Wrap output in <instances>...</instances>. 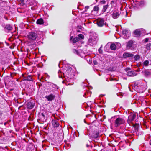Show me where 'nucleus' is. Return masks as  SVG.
I'll list each match as a JSON object with an SVG mask.
<instances>
[{
  "label": "nucleus",
  "mask_w": 151,
  "mask_h": 151,
  "mask_svg": "<svg viewBox=\"0 0 151 151\" xmlns=\"http://www.w3.org/2000/svg\"><path fill=\"white\" fill-rule=\"evenodd\" d=\"M38 37L37 34L35 32H30L27 35L28 40L31 41H34L36 40Z\"/></svg>",
  "instance_id": "obj_1"
},
{
  "label": "nucleus",
  "mask_w": 151,
  "mask_h": 151,
  "mask_svg": "<svg viewBox=\"0 0 151 151\" xmlns=\"http://www.w3.org/2000/svg\"><path fill=\"white\" fill-rule=\"evenodd\" d=\"M136 116V115L135 113L132 112L130 113L129 115L128 116V119L127 120L128 123L129 125L132 124V122L134 120Z\"/></svg>",
  "instance_id": "obj_2"
},
{
  "label": "nucleus",
  "mask_w": 151,
  "mask_h": 151,
  "mask_svg": "<svg viewBox=\"0 0 151 151\" xmlns=\"http://www.w3.org/2000/svg\"><path fill=\"white\" fill-rule=\"evenodd\" d=\"M125 123V120L121 118H117L115 121V127H117L121 124H124Z\"/></svg>",
  "instance_id": "obj_3"
},
{
  "label": "nucleus",
  "mask_w": 151,
  "mask_h": 151,
  "mask_svg": "<svg viewBox=\"0 0 151 151\" xmlns=\"http://www.w3.org/2000/svg\"><path fill=\"white\" fill-rule=\"evenodd\" d=\"M45 113H39V120L41 122H44L45 121L46 118L45 117Z\"/></svg>",
  "instance_id": "obj_4"
},
{
  "label": "nucleus",
  "mask_w": 151,
  "mask_h": 151,
  "mask_svg": "<svg viewBox=\"0 0 151 151\" xmlns=\"http://www.w3.org/2000/svg\"><path fill=\"white\" fill-rule=\"evenodd\" d=\"M120 14V12L116 11H114L112 14V17L114 19H117L119 17Z\"/></svg>",
  "instance_id": "obj_5"
},
{
  "label": "nucleus",
  "mask_w": 151,
  "mask_h": 151,
  "mask_svg": "<svg viewBox=\"0 0 151 151\" xmlns=\"http://www.w3.org/2000/svg\"><path fill=\"white\" fill-rule=\"evenodd\" d=\"M104 20L103 19L98 18L97 20V24L98 25L99 27H102L104 24Z\"/></svg>",
  "instance_id": "obj_6"
},
{
  "label": "nucleus",
  "mask_w": 151,
  "mask_h": 151,
  "mask_svg": "<svg viewBox=\"0 0 151 151\" xmlns=\"http://www.w3.org/2000/svg\"><path fill=\"white\" fill-rule=\"evenodd\" d=\"M89 44L91 45H96L97 42V41L95 38H90L88 41Z\"/></svg>",
  "instance_id": "obj_7"
},
{
  "label": "nucleus",
  "mask_w": 151,
  "mask_h": 151,
  "mask_svg": "<svg viewBox=\"0 0 151 151\" xmlns=\"http://www.w3.org/2000/svg\"><path fill=\"white\" fill-rule=\"evenodd\" d=\"M142 73L146 77H148L151 75V71L149 70H145Z\"/></svg>",
  "instance_id": "obj_8"
},
{
  "label": "nucleus",
  "mask_w": 151,
  "mask_h": 151,
  "mask_svg": "<svg viewBox=\"0 0 151 151\" xmlns=\"http://www.w3.org/2000/svg\"><path fill=\"white\" fill-rule=\"evenodd\" d=\"M55 97V96L52 94H50L49 95L46 96L45 98L49 101H51L53 100Z\"/></svg>",
  "instance_id": "obj_9"
},
{
  "label": "nucleus",
  "mask_w": 151,
  "mask_h": 151,
  "mask_svg": "<svg viewBox=\"0 0 151 151\" xmlns=\"http://www.w3.org/2000/svg\"><path fill=\"white\" fill-rule=\"evenodd\" d=\"M127 74L129 76H134L137 75V73L134 71H129L127 72Z\"/></svg>",
  "instance_id": "obj_10"
},
{
  "label": "nucleus",
  "mask_w": 151,
  "mask_h": 151,
  "mask_svg": "<svg viewBox=\"0 0 151 151\" xmlns=\"http://www.w3.org/2000/svg\"><path fill=\"white\" fill-rule=\"evenodd\" d=\"M4 29L6 32H9L12 30V27L11 25L9 24H7L5 25L4 27Z\"/></svg>",
  "instance_id": "obj_11"
},
{
  "label": "nucleus",
  "mask_w": 151,
  "mask_h": 151,
  "mask_svg": "<svg viewBox=\"0 0 151 151\" xmlns=\"http://www.w3.org/2000/svg\"><path fill=\"white\" fill-rule=\"evenodd\" d=\"M123 56L125 58H126L128 57L132 58L134 56V55L131 53L125 52L123 54Z\"/></svg>",
  "instance_id": "obj_12"
},
{
  "label": "nucleus",
  "mask_w": 151,
  "mask_h": 151,
  "mask_svg": "<svg viewBox=\"0 0 151 151\" xmlns=\"http://www.w3.org/2000/svg\"><path fill=\"white\" fill-rule=\"evenodd\" d=\"M134 33L136 36L139 37L141 35V31L140 29H137L134 32Z\"/></svg>",
  "instance_id": "obj_13"
},
{
  "label": "nucleus",
  "mask_w": 151,
  "mask_h": 151,
  "mask_svg": "<svg viewBox=\"0 0 151 151\" xmlns=\"http://www.w3.org/2000/svg\"><path fill=\"white\" fill-rule=\"evenodd\" d=\"M135 4L137 6H141L144 4V1L141 0L135 1Z\"/></svg>",
  "instance_id": "obj_14"
},
{
  "label": "nucleus",
  "mask_w": 151,
  "mask_h": 151,
  "mask_svg": "<svg viewBox=\"0 0 151 151\" xmlns=\"http://www.w3.org/2000/svg\"><path fill=\"white\" fill-rule=\"evenodd\" d=\"M34 105L35 104L32 102H28L27 104V108L29 109H31L33 108Z\"/></svg>",
  "instance_id": "obj_15"
},
{
  "label": "nucleus",
  "mask_w": 151,
  "mask_h": 151,
  "mask_svg": "<svg viewBox=\"0 0 151 151\" xmlns=\"http://www.w3.org/2000/svg\"><path fill=\"white\" fill-rule=\"evenodd\" d=\"M52 124L53 127H58L59 124L57 120H53L52 121Z\"/></svg>",
  "instance_id": "obj_16"
},
{
  "label": "nucleus",
  "mask_w": 151,
  "mask_h": 151,
  "mask_svg": "<svg viewBox=\"0 0 151 151\" xmlns=\"http://www.w3.org/2000/svg\"><path fill=\"white\" fill-rule=\"evenodd\" d=\"M133 44V42L132 40L129 41L127 45V48L128 49H130L132 47Z\"/></svg>",
  "instance_id": "obj_17"
},
{
  "label": "nucleus",
  "mask_w": 151,
  "mask_h": 151,
  "mask_svg": "<svg viewBox=\"0 0 151 151\" xmlns=\"http://www.w3.org/2000/svg\"><path fill=\"white\" fill-rule=\"evenodd\" d=\"M99 132H96L92 133L91 137L95 139L99 137Z\"/></svg>",
  "instance_id": "obj_18"
},
{
  "label": "nucleus",
  "mask_w": 151,
  "mask_h": 151,
  "mask_svg": "<svg viewBox=\"0 0 151 151\" xmlns=\"http://www.w3.org/2000/svg\"><path fill=\"white\" fill-rule=\"evenodd\" d=\"M135 132H138L139 127V124H135L134 126Z\"/></svg>",
  "instance_id": "obj_19"
},
{
  "label": "nucleus",
  "mask_w": 151,
  "mask_h": 151,
  "mask_svg": "<svg viewBox=\"0 0 151 151\" xmlns=\"http://www.w3.org/2000/svg\"><path fill=\"white\" fill-rule=\"evenodd\" d=\"M122 33L124 35H126V36H127V37H129L130 35L129 31L126 30H123L122 31Z\"/></svg>",
  "instance_id": "obj_20"
},
{
  "label": "nucleus",
  "mask_w": 151,
  "mask_h": 151,
  "mask_svg": "<svg viewBox=\"0 0 151 151\" xmlns=\"http://www.w3.org/2000/svg\"><path fill=\"white\" fill-rule=\"evenodd\" d=\"M36 23L38 24H42L44 23L43 20L42 18H40L37 20Z\"/></svg>",
  "instance_id": "obj_21"
},
{
  "label": "nucleus",
  "mask_w": 151,
  "mask_h": 151,
  "mask_svg": "<svg viewBox=\"0 0 151 151\" xmlns=\"http://www.w3.org/2000/svg\"><path fill=\"white\" fill-rule=\"evenodd\" d=\"M25 80L28 81H32V76L30 75L26 76L24 77Z\"/></svg>",
  "instance_id": "obj_22"
},
{
  "label": "nucleus",
  "mask_w": 151,
  "mask_h": 151,
  "mask_svg": "<svg viewBox=\"0 0 151 151\" xmlns=\"http://www.w3.org/2000/svg\"><path fill=\"white\" fill-rule=\"evenodd\" d=\"M71 71L72 70L71 68H69L68 70L66 71V73H68V75L69 77H71V73H72V72Z\"/></svg>",
  "instance_id": "obj_23"
},
{
  "label": "nucleus",
  "mask_w": 151,
  "mask_h": 151,
  "mask_svg": "<svg viewBox=\"0 0 151 151\" xmlns=\"http://www.w3.org/2000/svg\"><path fill=\"white\" fill-rule=\"evenodd\" d=\"M110 47L111 50H115L116 49V46L115 44L113 43L111 45Z\"/></svg>",
  "instance_id": "obj_24"
},
{
  "label": "nucleus",
  "mask_w": 151,
  "mask_h": 151,
  "mask_svg": "<svg viewBox=\"0 0 151 151\" xmlns=\"http://www.w3.org/2000/svg\"><path fill=\"white\" fill-rule=\"evenodd\" d=\"M108 6L109 5H104L103 6V9L102 10V12H103V13L105 12L106 10L108 7Z\"/></svg>",
  "instance_id": "obj_25"
},
{
  "label": "nucleus",
  "mask_w": 151,
  "mask_h": 151,
  "mask_svg": "<svg viewBox=\"0 0 151 151\" xmlns=\"http://www.w3.org/2000/svg\"><path fill=\"white\" fill-rule=\"evenodd\" d=\"M79 40V39L77 37H76L75 38H74L72 40V42L73 43H74L77 42Z\"/></svg>",
  "instance_id": "obj_26"
},
{
  "label": "nucleus",
  "mask_w": 151,
  "mask_h": 151,
  "mask_svg": "<svg viewBox=\"0 0 151 151\" xmlns=\"http://www.w3.org/2000/svg\"><path fill=\"white\" fill-rule=\"evenodd\" d=\"M72 51L74 53L78 55H80V53L78 51V50H76V49H73L72 50Z\"/></svg>",
  "instance_id": "obj_27"
},
{
  "label": "nucleus",
  "mask_w": 151,
  "mask_h": 151,
  "mask_svg": "<svg viewBox=\"0 0 151 151\" xmlns=\"http://www.w3.org/2000/svg\"><path fill=\"white\" fill-rule=\"evenodd\" d=\"M151 44L150 43H148L146 46V48L147 50H150L151 49Z\"/></svg>",
  "instance_id": "obj_28"
},
{
  "label": "nucleus",
  "mask_w": 151,
  "mask_h": 151,
  "mask_svg": "<svg viewBox=\"0 0 151 151\" xmlns=\"http://www.w3.org/2000/svg\"><path fill=\"white\" fill-rule=\"evenodd\" d=\"M78 38L79 39V40L81 39H83L84 38V36L82 34H79L78 35Z\"/></svg>",
  "instance_id": "obj_29"
},
{
  "label": "nucleus",
  "mask_w": 151,
  "mask_h": 151,
  "mask_svg": "<svg viewBox=\"0 0 151 151\" xmlns=\"http://www.w3.org/2000/svg\"><path fill=\"white\" fill-rule=\"evenodd\" d=\"M140 58V56L138 55H136L134 57V60L136 61H137L139 60Z\"/></svg>",
  "instance_id": "obj_30"
},
{
  "label": "nucleus",
  "mask_w": 151,
  "mask_h": 151,
  "mask_svg": "<svg viewBox=\"0 0 151 151\" xmlns=\"http://www.w3.org/2000/svg\"><path fill=\"white\" fill-rule=\"evenodd\" d=\"M149 61L147 60H145L143 63V64L145 66H147L149 64Z\"/></svg>",
  "instance_id": "obj_31"
},
{
  "label": "nucleus",
  "mask_w": 151,
  "mask_h": 151,
  "mask_svg": "<svg viewBox=\"0 0 151 151\" xmlns=\"http://www.w3.org/2000/svg\"><path fill=\"white\" fill-rule=\"evenodd\" d=\"M24 0H18V2L19 3V4L22 6H23L25 4L24 3Z\"/></svg>",
  "instance_id": "obj_32"
},
{
  "label": "nucleus",
  "mask_w": 151,
  "mask_h": 151,
  "mask_svg": "<svg viewBox=\"0 0 151 151\" xmlns=\"http://www.w3.org/2000/svg\"><path fill=\"white\" fill-rule=\"evenodd\" d=\"M99 10V8L98 6H95L93 8V10L95 11H98Z\"/></svg>",
  "instance_id": "obj_33"
},
{
  "label": "nucleus",
  "mask_w": 151,
  "mask_h": 151,
  "mask_svg": "<svg viewBox=\"0 0 151 151\" xmlns=\"http://www.w3.org/2000/svg\"><path fill=\"white\" fill-rule=\"evenodd\" d=\"M6 4V3L5 2H2L1 3H0V6L3 7V6H4Z\"/></svg>",
  "instance_id": "obj_34"
},
{
  "label": "nucleus",
  "mask_w": 151,
  "mask_h": 151,
  "mask_svg": "<svg viewBox=\"0 0 151 151\" xmlns=\"http://www.w3.org/2000/svg\"><path fill=\"white\" fill-rule=\"evenodd\" d=\"M102 48V46H101V47L100 48H99L98 50V51L99 53L102 54L103 53L102 50L101 49Z\"/></svg>",
  "instance_id": "obj_35"
},
{
  "label": "nucleus",
  "mask_w": 151,
  "mask_h": 151,
  "mask_svg": "<svg viewBox=\"0 0 151 151\" xmlns=\"http://www.w3.org/2000/svg\"><path fill=\"white\" fill-rule=\"evenodd\" d=\"M148 40H149L148 38H146L144 40V43H146L148 41Z\"/></svg>",
  "instance_id": "obj_36"
},
{
  "label": "nucleus",
  "mask_w": 151,
  "mask_h": 151,
  "mask_svg": "<svg viewBox=\"0 0 151 151\" xmlns=\"http://www.w3.org/2000/svg\"><path fill=\"white\" fill-rule=\"evenodd\" d=\"M93 63L94 65H97L98 64L97 61L96 60L93 61Z\"/></svg>",
  "instance_id": "obj_37"
},
{
  "label": "nucleus",
  "mask_w": 151,
  "mask_h": 151,
  "mask_svg": "<svg viewBox=\"0 0 151 151\" xmlns=\"http://www.w3.org/2000/svg\"><path fill=\"white\" fill-rule=\"evenodd\" d=\"M125 70L126 71H127V72L129 71H130V68H126L125 69Z\"/></svg>",
  "instance_id": "obj_38"
},
{
  "label": "nucleus",
  "mask_w": 151,
  "mask_h": 151,
  "mask_svg": "<svg viewBox=\"0 0 151 151\" xmlns=\"http://www.w3.org/2000/svg\"><path fill=\"white\" fill-rule=\"evenodd\" d=\"M86 146L87 147H91V148L92 147V146L91 145H89L88 144H86Z\"/></svg>",
  "instance_id": "obj_39"
},
{
  "label": "nucleus",
  "mask_w": 151,
  "mask_h": 151,
  "mask_svg": "<svg viewBox=\"0 0 151 151\" xmlns=\"http://www.w3.org/2000/svg\"><path fill=\"white\" fill-rule=\"evenodd\" d=\"M105 1L103 0L101 1V3L102 4H104L105 3Z\"/></svg>",
  "instance_id": "obj_40"
},
{
  "label": "nucleus",
  "mask_w": 151,
  "mask_h": 151,
  "mask_svg": "<svg viewBox=\"0 0 151 151\" xmlns=\"http://www.w3.org/2000/svg\"><path fill=\"white\" fill-rule=\"evenodd\" d=\"M89 8V6H86L85 7V11H86L87 9Z\"/></svg>",
  "instance_id": "obj_41"
},
{
  "label": "nucleus",
  "mask_w": 151,
  "mask_h": 151,
  "mask_svg": "<svg viewBox=\"0 0 151 151\" xmlns=\"http://www.w3.org/2000/svg\"><path fill=\"white\" fill-rule=\"evenodd\" d=\"M65 144L66 145H67L68 147H69L70 146V145L69 144H67L66 143L67 141H65Z\"/></svg>",
  "instance_id": "obj_42"
},
{
  "label": "nucleus",
  "mask_w": 151,
  "mask_h": 151,
  "mask_svg": "<svg viewBox=\"0 0 151 151\" xmlns=\"http://www.w3.org/2000/svg\"><path fill=\"white\" fill-rule=\"evenodd\" d=\"M86 94H87V93H85L83 95V96H84L86 98V97H87Z\"/></svg>",
  "instance_id": "obj_43"
},
{
  "label": "nucleus",
  "mask_w": 151,
  "mask_h": 151,
  "mask_svg": "<svg viewBox=\"0 0 151 151\" xmlns=\"http://www.w3.org/2000/svg\"><path fill=\"white\" fill-rule=\"evenodd\" d=\"M77 27L79 29H81V26H78Z\"/></svg>",
  "instance_id": "obj_44"
},
{
  "label": "nucleus",
  "mask_w": 151,
  "mask_h": 151,
  "mask_svg": "<svg viewBox=\"0 0 151 151\" xmlns=\"http://www.w3.org/2000/svg\"><path fill=\"white\" fill-rule=\"evenodd\" d=\"M72 38H73V36H72V37H70V40H71L72 39Z\"/></svg>",
  "instance_id": "obj_45"
},
{
  "label": "nucleus",
  "mask_w": 151,
  "mask_h": 151,
  "mask_svg": "<svg viewBox=\"0 0 151 151\" xmlns=\"http://www.w3.org/2000/svg\"><path fill=\"white\" fill-rule=\"evenodd\" d=\"M77 31L78 32H80V30H77Z\"/></svg>",
  "instance_id": "obj_46"
},
{
  "label": "nucleus",
  "mask_w": 151,
  "mask_h": 151,
  "mask_svg": "<svg viewBox=\"0 0 151 151\" xmlns=\"http://www.w3.org/2000/svg\"><path fill=\"white\" fill-rule=\"evenodd\" d=\"M62 83H64V81H62Z\"/></svg>",
  "instance_id": "obj_47"
},
{
  "label": "nucleus",
  "mask_w": 151,
  "mask_h": 151,
  "mask_svg": "<svg viewBox=\"0 0 151 151\" xmlns=\"http://www.w3.org/2000/svg\"><path fill=\"white\" fill-rule=\"evenodd\" d=\"M121 94V95H122V96H123V95H122V93H119V94Z\"/></svg>",
  "instance_id": "obj_48"
},
{
  "label": "nucleus",
  "mask_w": 151,
  "mask_h": 151,
  "mask_svg": "<svg viewBox=\"0 0 151 151\" xmlns=\"http://www.w3.org/2000/svg\"><path fill=\"white\" fill-rule=\"evenodd\" d=\"M7 45H8V46H9V44L7 43Z\"/></svg>",
  "instance_id": "obj_49"
},
{
  "label": "nucleus",
  "mask_w": 151,
  "mask_h": 151,
  "mask_svg": "<svg viewBox=\"0 0 151 151\" xmlns=\"http://www.w3.org/2000/svg\"><path fill=\"white\" fill-rule=\"evenodd\" d=\"M96 0V1L97 2V1H98V0Z\"/></svg>",
  "instance_id": "obj_50"
},
{
  "label": "nucleus",
  "mask_w": 151,
  "mask_h": 151,
  "mask_svg": "<svg viewBox=\"0 0 151 151\" xmlns=\"http://www.w3.org/2000/svg\"><path fill=\"white\" fill-rule=\"evenodd\" d=\"M150 61H151V60H150Z\"/></svg>",
  "instance_id": "obj_51"
},
{
  "label": "nucleus",
  "mask_w": 151,
  "mask_h": 151,
  "mask_svg": "<svg viewBox=\"0 0 151 151\" xmlns=\"http://www.w3.org/2000/svg\"><path fill=\"white\" fill-rule=\"evenodd\" d=\"M150 151H151V150H150Z\"/></svg>",
  "instance_id": "obj_52"
}]
</instances>
